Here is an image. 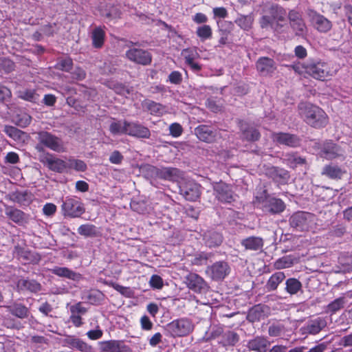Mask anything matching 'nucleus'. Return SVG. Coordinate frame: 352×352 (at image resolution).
<instances>
[{"label":"nucleus","instance_id":"obj_43","mask_svg":"<svg viewBox=\"0 0 352 352\" xmlns=\"http://www.w3.org/2000/svg\"><path fill=\"white\" fill-rule=\"evenodd\" d=\"M144 105L151 113L153 115L160 116L165 111V108L163 105L153 101H146Z\"/></svg>","mask_w":352,"mask_h":352},{"label":"nucleus","instance_id":"obj_19","mask_svg":"<svg viewBox=\"0 0 352 352\" xmlns=\"http://www.w3.org/2000/svg\"><path fill=\"white\" fill-rule=\"evenodd\" d=\"M5 214L12 221L19 224V226H24L28 223V215L16 208L8 206L6 208Z\"/></svg>","mask_w":352,"mask_h":352},{"label":"nucleus","instance_id":"obj_54","mask_svg":"<svg viewBox=\"0 0 352 352\" xmlns=\"http://www.w3.org/2000/svg\"><path fill=\"white\" fill-rule=\"evenodd\" d=\"M149 284L153 289H161L164 286V281L161 276L154 274L151 276Z\"/></svg>","mask_w":352,"mask_h":352},{"label":"nucleus","instance_id":"obj_28","mask_svg":"<svg viewBox=\"0 0 352 352\" xmlns=\"http://www.w3.org/2000/svg\"><path fill=\"white\" fill-rule=\"evenodd\" d=\"M241 243L245 250L257 251L263 248V240L261 237L253 236L243 239Z\"/></svg>","mask_w":352,"mask_h":352},{"label":"nucleus","instance_id":"obj_60","mask_svg":"<svg viewBox=\"0 0 352 352\" xmlns=\"http://www.w3.org/2000/svg\"><path fill=\"white\" fill-rule=\"evenodd\" d=\"M169 81L173 84H179L182 82V76L179 72H172L168 76Z\"/></svg>","mask_w":352,"mask_h":352},{"label":"nucleus","instance_id":"obj_21","mask_svg":"<svg viewBox=\"0 0 352 352\" xmlns=\"http://www.w3.org/2000/svg\"><path fill=\"white\" fill-rule=\"evenodd\" d=\"M155 174L157 177L169 181H177L182 176V172L179 169L170 167L157 168Z\"/></svg>","mask_w":352,"mask_h":352},{"label":"nucleus","instance_id":"obj_23","mask_svg":"<svg viewBox=\"0 0 352 352\" xmlns=\"http://www.w3.org/2000/svg\"><path fill=\"white\" fill-rule=\"evenodd\" d=\"M311 22L315 28L321 32H327L331 28V23L322 15L314 13Z\"/></svg>","mask_w":352,"mask_h":352},{"label":"nucleus","instance_id":"obj_27","mask_svg":"<svg viewBox=\"0 0 352 352\" xmlns=\"http://www.w3.org/2000/svg\"><path fill=\"white\" fill-rule=\"evenodd\" d=\"M17 288L21 291H30L36 293L41 289V285L34 280L19 279L16 284Z\"/></svg>","mask_w":352,"mask_h":352},{"label":"nucleus","instance_id":"obj_31","mask_svg":"<svg viewBox=\"0 0 352 352\" xmlns=\"http://www.w3.org/2000/svg\"><path fill=\"white\" fill-rule=\"evenodd\" d=\"M8 310L13 316L21 319L27 318L29 314L28 309L20 303H14L9 306Z\"/></svg>","mask_w":352,"mask_h":352},{"label":"nucleus","instance_id":"obj_38","mask_svg":"<svg viewBox=\"0 0 352 352\" xmlns=\"http://www.w3.org/2000/svg\"><path fill=\"white\" fill-rule=\"evenodd\" d=\"M121 340H111L99 342V348L103 352H115L121 343Z\"/></svg>","mask_w":352,"mask_h":352},{"label":"nucleus","instance_id":"obj_20","mask_svg":"<svg viewBox=\"0 0 352 352\" xmlns=\"http://www.w3.org/2000/svg\"><path fill=\"white\" fill-rule=\"evenodd\" d=\"M267 175L274 182L284 184L289 179V175L287 170L278 167L272 166L267 169Z\"/></svg>","mask_w":352,"mask_h":352},{"label":"nucleus","instance_id":"obj_3","mask_svg":"<svg viewBox=\"0 0 352 352\" xmlns=\"http://www.w3.org/2000/svg\"><path fill=\"white\" fill-rule=\"evenodd\" d=\"M316 217L309 212H297L293 214L289 223L292 227L299 231H307L316 228Z\"/></svg>","mask_w":352,"mask_h":352},{"label":"nucleus","instance_id":"obj_34","mask_svg":"<svg viewBox=\"0 0 352 352\" xmlns=\"http://www.w3.org/2000/svg\"><path fill=\"white\" fill-rule=\"evenodd\" d=\"M241 130L245 139L250 141H256L260 137L258 131L253 127H247L245 123L241 124Z\"/></svg>","mask_w":352,"mask_h":352},{"label":"nucleus","instance_id":"obj_22","mask_svg":"<svg viewBox=\"0 0 352 352\" xmlns=\"http://www.w3.org/2000/svg\"><path fill=\"white\" fill-rule=\"evenodd\" d=\"M256 69L262 75H268L275 71L276 66L272 59L261 57L256 62Z\"/></svg>","mask_w":352,"mask_h":352},{"label":"nucleus","instance_id":"obj_50","mask_svg":"<svg viewBox=\"0 0 352 352\" xmlns=\"http://www.w3.org/2000/svg\"><path fill=\"white\" fill-rule=\"evenodd\" d=\"M263 307L260 305L254 306L250 310L248 318L252 321L260 320L263 317Z\"/></svg>","mask_w":352,"mask_h":352},{"label":"nucleus","instance_id":"obj_33","mask_svg":"<svg viewBox=\"0 0 352 352\" xmlns=\"http://www.w3.org/2000/svg\"><path fill=\"white\" fill-rule=\"evenodd\" d=\"M18 97L31 102H36L39 99V95L34 89H23L18 91Z\"/></svg>","mask_w":352,"mask_h":352},{"label":"nucleus","instance_id":"obj_37","mask_svg":"<svg viewBox=\"0 0 352 352\" xmlns=\"http://www.w3.org/2000/svg\"><path fill=\"white\" fill-rule=\"evenodd\" d=\"M127 121L113 122L109 126V131L113 135L126 134Z\"/></svg>","mask_w":352,"mask_h":352},{"label":"nucleus","instance_id":"obj_44","mask_svg":"<svg viewBox=\"0 0 352 352\" xmlns=\"http://www.w3.org/2000/svg\"><path fill=\"white\" fill-rule=\"evenodd\" d=\"M302 287L301 283L296 278H289L286 280V290L290 294H296Z\"/></svg>","mask_w":352,"mask_h":352},{"label":"nucleus","instance_id":"obj_59","mask_svg":"<svg viewBox=\"0 0 352 352\" xmlns=\"http://www.w3.org/2000/svg\"><path fill=\"white\" fill-rule=\"evenodd\" d=\"M213 14L214 18L225 19L228 16V12L223 7H217L213 8Z\"/></svg>","mask_w":352,"mask_h":352},{"label":"nucleus","instance_id":"obj_35","mask_svg":"<svg viewBox=\"0 0 352 352\" xmlns=\"http://www.w3.org/2000/svg\"><path fill=\"white\" fill-rule=\"evenodd\" d=\"M253 21L254 19L251 14L239 15L235 20L236 24L245 31L251 29Z\"/></svg>","mask_w":352,"mask_h":352},{"label":"nucleus","instance_id":"obj_52","mask_svg":"<svg viewBox=\"0 0 352 352\" xmlns=\"http://www.w3.org/2000/svg\"><path fill=\"white\" fill-rule=\"evenodd\" d=\"M210 257V254L205 252L196 254L192 259L191 263L195 265H202L206 263L207 260Z\"/></svg>","mask_w":352,"mask_h":352},{"label":"nucleus","instance_id":"obj_53","mask_svg":"<svg viewBox=\"0 0 352 352\" xmlns=\"http://www.w3.org/2000/svg\"><path fill=\"white\" fill-rule=\"evenodd\" d=\"M72 60L69 58L60 59L56 64V68L64 72H70L72 68Z\"/></svg>","mask_w":352,"mask_h":352},{"label":"nucleus","instance_id":"obj_1","mask_svg":"<svg viewBox=\"0 0 352 352\" xmlns=\"http://www.w3.org/2000/svg\"><path fill=\"white\" fill-rule=\"evenodd\" d=\"M298 111L304 120L311 126L322 127L328 122V117L326 113L319 107L311 103H300Z\"/></svg>","mask_w":352,"mask_h":352},{"label":"nucleus","instance_id":"obj_51","mask_svg":"<svg viewBox=\"0 0 352 352\" xmlns=\"http://www.w3.org/2000/svg\"><path fill=\"white\" fill-rule=\"evenodd\" d=\"M78 232L80 235L91 236L96 234V227L90 224H84L78 228Z\"/></svg>","mask_w":352,"mask_h":352},{"label":"nucleus","instance_id":"obj_46","mask_svg":"<svg viewBox=\"0 0 352 352\" xmlns=\"http://www.w3.org/2000/svg\"><path fill=\"white\" fill-rule=\"evenodd\" d=\"M182 56L185 59V63H191L198 58L199 55L196 48H186L182 50Z\"/></svg>","mask_w":352,"mask_h":352},{"label":"nucleus","instance_id":"obj_63","mask_svg":"<svg viewBox=\"0 0 352 352\" xmlns=\"http://www.w3.org/2000/svg\"><path fill=\"white\" fill-rule=\"evenodd\" d=\"M208 20L207 16L201 12L197 13L192 16V21L197 24L206 23Z\"/></svg>","mask_w":352,"mask_h":352},{"label":"nucleus","instance_id":"obj_18","mask_svg":"<svg viewBox=\"0 0 352 352\" xmlns=\"http://www.w3.org/2000/svg\"><path fill=\"white\" fill-rule=\"evenodd\" d=\"M343 154V151L331 142H325L320 151V156L327 160H333L337 157L342 156Z\"/></svg>","mask_w":352,"mask_h":352},{"label":"nucleus","instance_id":"obj_8","mask_svg":"<svg viewBox=\"0 0 352 352\" xmlns=\"http://www.w3.org/2000/svg\"><path fill=\"white\" fill-rule=\"evenodd\" d=\"M206 272L212 280H221L230 273V267L226 262L218 261L208 267Z\"/></svg>","mask_w":352,"mask_h":352},{"label":"nucleus","instance_id":"obj_55","mask_svg":"<svg viewBox=\"0 0 352 352\" xmlns=\"http://www.w3.org/2000/svg\"><path fill=\"white\" fill-rule=\"evenodd\" d=\"M286 160L288 162V164L292 167H294L298 164H302L305 162V159L294 153L289 154L287 155V158L286 159Z\"/></svg>","mask_w":352,"mask_h":352},{"label":"nucleus","instance_id":"obj_10","mask_svg":"<svg viewBox=\"0 0 352 352\" xmlns=\"http://www.w3.org/2000/svg\"><path fill=\"white\" fill-rule=\"evenodd\" d=\"M180 194L188 201H195L200 195V186L193 181H187L180 184Z\"/></svg>","mask_w":352,"mask_h":352},{"label":"nucleus","instance_id":"obj_4","mask_svg":"<svg viewBox=\"0 0 352 352\" xmlns=\"http://www.w3.org/2000/svg\"><path fill=\"white\" fill-rule=\"evenodd\" d=\"M194 325L188 318L174 320L166 325V331L172 337H182L188 335L193 330Z\"/></svg>","mask_w":352,"mask_h":352},{"label":"nucleus","instance_id":"obj_25","mask_svg":"<svg viewBox=\"0 0 352 352\" xmlns=\"http://www.w3.org/2000/svg\"><path fill=\"white\" fill-rule=\"evenodd\" d=\"M270 342L265 337L258 336L251 340L248 342V347L257 352H267Z\"/></svg>","mask_w":352,"mask_h":352},{"label":"nucleus","instance_id":"obj_57","mask_svg":"<svg viewBox=\"0 0 352 352\" xmlns=\"http://www.w3.org/2000/svg\"><path fill=\"white\" fill-rule=\"evenodd\" d=\"M11 91L6 87L0 85V102H4L11 97Z\"/></svg>","mask_w":352,"mask_h":352},{"label":"nucleus","instance_id":"obj_7","mask_svg":"<svg viewBox=\"0 0 352 352\" xmlns=\"http://www.w3.org/2000/svg\"><path fill=\"white\" fill-rule=\"evenodd\" d=\"M38 140L40 143L54 151L61 153L65 151L62 140L49 132H38Z\"/></svg>","mask_w":352,"mask_h":352},{"label":"nucleus","instance_id":"obj_24","mask_svg":"<svg viewBox=\"0 0 352 352\" xmlns=\"http://www.w3.org/2000/svg\"><path fill=\"white\" fill-rule=\"evenodd\" d=\"M327 324V319L322 317H318L309 321L306 325L305 329L309 334H316L324 329Z\"/></svg>","mask_w":352,"mask_h":352},{"label":"nucleus","instance_id":"obj_47","mask_svg":"<svg viewBox=\"0 0 352 352\" xmlns=\"http://www.w3.org/2000/svg\"><path fill=\"white\" fill-rule=\"evenodd\" d=\"M3 131L7 135L14 140H20L23 134V131L12 126H6L3 129Z\"/></svg>","mask_w":352,"mask_h":352},{"label":"nucleus","instance_id":"obj_49","mask_svg":"<svg viewBox=\"0 0 352 352\" xmlns=\"http://www.w3.org/2000/svg\"><path fill=\"white\" fill-rule=\"evenodd\" d=\"M31 120V116L25 113H20L14 118L15 123L21 127H26L30 124Z\"/></svg>","mask_w":352,"mask_h":352},{"label":"nucleus","instance_id":"obj_41","mask_svg":"<svg viewBox=\"0 0 352 352\" xmlns=\"http://www.w3.org/2000/svg\"><path fill=\"white\" fill-rule=\"evenodd\" d=\"M196 34L201 41H206L212 38V31L210 25L204 24L197 28Z\"/></svg>","mask_w":352,"mask_h":352},{"label":"nucleus","instance_id":"obj_30","mask_svg":"<svg viewBox=\"0 0 352 352\" xmlns=\"http://www.w3.org/2000/svg\"><path fill=\"white\" fill-rule=\"evenodd\" d=\"M204 239L205 243L209 248L217 247L221 244L223 237L221 234L217 232L208 231L204 234Z\"/></svg>","mask_w":352,"mask_h":352},{"label":"nucleus","instance_id":"obj_61","mask_svg":"<svg viewBox=\"0 0 352 352\" xmlns=\"http://www.w3.org/2000/svg\"><path fill=\"white\" fill-rule=\"evenodd\" d=\"M19 161V155L15 152H9L5 157V162L9 164H16Z\"/></svg>","mask_w":352,"mask_h":352},{"label":"nucleus","instance_id":"obj_36","mask_svg":"<svg viewBox=\"0 0 352 352\" xmlns=\"http://www.w3.org/2000/svg\"><path fill=\"white\" fill-rule=\"evenodd\" d=\"M285 278V274L282 272H278L272 274L267 283V289L269 290H275Z\"/></svg>","mask_w":352,"mask_h":352},{"label":"nucleus","instance_id":"obj_9","mask_svg":"<svg viewBox=\"0 0 352 352\" xmlns=\"http://www.w3.org/2000/svg\"><path fill=\"white\" fill-rule=\"evenodd\" d=\"M216 197L223 203H231L235 201L234 194L230 186L223 182L217 183L213 187Z\"/></svg>","mask_w":352,"mask_h":352},{"label":"nucleus","instance_id":"obj_62","mask_svg":"<svg viewBox=\"0 0 352 352\" xmlns=\"http://www.w3.org/2000/svg\"><path fill=\"white\" fill-rule=\"evenodd\" d=\"M142 329L144 330H151L153 327V323L147 316H143L140 319Z\"/></svg>","mask_w":352,"mask_h":352},{"label":"nucleus","instance_id":"obj_58","mask_svg":"<svg viewBox=\"0 0 352 352\" xmlns=\"http://www.w3.org/2000/svg\"><path fill=\"white\" fill-rule=\"evenodd\" d=\"M170 133L175 138L181 135L182 133V127L179 124L173 123L170 126Z\"/></svg>","mask_w":352,"mask_h":352},{"label":"nucleus","instance_id":"obj_17","mask_svg":"<svg viewBox=\"0 0 352 352\" xmlns=\"http://www.w3.org/2000/svg\"><path fill=\"white\" fill-rule=\"evenodd\" d=\"M274 142L288 146L296 147L300 144V139L295 135L287 133H275L272 135Z\"/></svg>","mask_w":352,"mask_h":352},{"label":"nucleus","instance_id":"obj_14","mask_svg":"<svg viewBox=\"0 0 352 352\" xmlns=\"http://www.w3.org/2000/svg\"><path fill=\"white\" fill-rule=\"evenodd\" d=\"M197 137L203 142H212L219 137V132L213 128L201 125L195 129Z\"/></svg>","mask_w":352,"mask_h":352},{"label":"nucleus","instance_id":"obj_11","mask_svg":"<svg viewBox=\"0 0 352 352\" xmlns=\"http://www.w3.org/2000/svg\"><path fill=\"white\" fill-rule=\"evenodd\" d=\"M126 56L130 60L144 65L151 62V56L149 52L142 49L130 48L126 51Z\"/></svg>","mask_w":352,"mask_h":352},{"label":"nucleus","instance_id":"obj_64","mask_svg":"<svg viewBox=\"0 0 352 352\" xmlns=\"http://www.w3.org/2000/svg\"><path fill=\"white\" fill-rule=\"evenodd\" d=\"M329 345L328 342H324L318 344V345L311 348L309 351L306 352H324L327 350V346Z\"/></svg>","mask_w":352,"mask_h":352},{"label":"nucleus","instance_id":"obj_40","mask_svg":"<svg viewBox=\"0 0 352 352\" xmlns=\"http://www.w3.org/2000/svg\"><path fill=\"white\" fill-rule=\"evenodd\" d=\"M68 344L71 348L77 349L82 352H88L91 349L87 343L78 338H72L69 339Z\"/></svg>","mask_w":352,"mask_h":352},{"label":"nucleus","instance_id":"obj_12","mask_svg":"<svg viewBox=\"0 0 352 352\" xmlns=\"http://www.w3.org/2000/svg\"><path fill=\"white\" fill-rule=\"evenodd\" d=\"M41 162L49 169L54 172L63 173L67 170V161L57 158L50 154L43 156Z\"/></svg>","mask_w":352,"mask_h":352},{"label":"nucleus","instance_id":"obj_6","mask_svg":"<svg viewBox=\"0 0 352 352\" xmlns=\"http://www.w3.org/2000/svg\"><path fill=\"white\" fill-rule=\"evenodd\" d=\"M85 210L83 204L76 197H67L63 201L62 211L65 217H79Z\"/></svg>","mask_w":352,"mask_h":352},{"label":"nucleus","instance_id":"obj_45","mask_svg":"<svg viewBox=\"0 0 352 352\" xmlns=\"http://www.w3.org/2000/svg\"><path fill=\"white\" fill-rule=\"evenodd\" d=\"M345 303L346 300L344 298H338L327 305L326 311L328 313L334 314L342 309Z\"/></svg>","mask_w":352,"mask_h":352},{"label":"nucleus","instance_id":"obj_2","mask_svg":"<svg viewBox=\"0 0 352 352\" xmlns=\"http://www.w3.org/2000/svg\"><path fill=\"white\" fill-rule=\"evenodd\" d=\"M254 204L264 212L271 214H280L285 210L286 207L283 201L267 194L265 190L255 197Z\"/></svg>","mask_w":352,"mask_h":352},{"label":"nucleus","instance_id":"obj_5","mask_svg":"<svg viewBox=\"0 0 352 352\" xmlns=\"http://www.w3.org/2000/svg\"><path fill=\"white\" fill-rule=\"evenodd\" d=\"M305 72L319 80H324L331 76V70L327 63L311 60L304 67Z\"/></svg>","mask_w":352,"mask_h":352},{"label":"nucleus","instance_id":"obj_29","mask_svg":"<svg viewBox=\"0 0 352 352\" xmlns=\"http://www.w3.org/2000/svg\"><path fill=\"white\" fill-rule=\"evenodd\" d=\"M92 45L95 48H101L104 44L105 38L104 30L99 26L95 27L91 33Z\"/></svg>","mask_w":352,"mask_h":352},{"label":"nucleus","instance_id":"obj_56","mask_svg":"<svg viewBox=\"0 0 352 352\" xmlns=\"http://www.w3.org/2000/svg\"><path fill=\"white\" fill-rule=\"evenodd\" d=\"M70 311L74 313V314L82 316L87 312V309L80 302H78L70 307Z\"/></svg>","mask_w":352,"mask_h":352},{"label":"nucleus","instance_id":"obj_32","mask_svg":"<svg viewBox=\"0 0 352 352\" xmlns=\"http://www.w3.org/2000/svg\"><path fill=\"white\" fill-rule=\"evenodd\" d=\"M270 13L273 20L276 21L278 24L285 21V19L287 15L286 10L278 5L273 6L271 8Z\"/></svg>","mask_w":352,"mask_h":352},{"label":"nucleus","instance_id":"obj_16","mask_svg":"<svg viewBox=\"0 0 352 352\" xmlns=\"http://www.w3.org/2000/svg\"><path fill=\"white\" fill-rule=\"evenodd\" d=\"M126 134L139 138H149L151 133L147 127H145L136 122H127Z\"/></svg>","mask_w":352,"mask_h":352},{"label":"nucleus","instance_id":"obj_39","mask_svg":"<svg viewBox=\"0 0 352 352\" xmlns=\"http://www.w3.org/2000/svg\"><path fill=\"white\" fill-rule=\"evenodd\" d=\"M344 171L339 167L333 165L326 166L322 170V174L331 179L340 178Z\"/></svg>","mask_w":352,"mask_h":352},{"label":"nucleus","instance_id":"obj_48","mask_svg":"<svg viewBox=\"0 0 352 352\" xmlns=\"http://www.w3.org/2000/svg\"><path fill=\"white\" fill-rule=\"evenodd\" d=\"M294 263V259L290 256H283L275 262L276 269H284L290 267Z\"/></svg>","mask_w":352,"mask_h":352},{"label":"nucleus","instance_id":"obj_15","mask_svg":"<svg viewBox=\"0 0 352 352\" xmlns=\"http://www.w3.org/2000/svg\"><path fill=\"white\" fill-rule=\"evenodd\" d=\"M186 279L188 287L196 293H201L207 289V283L203 278L197 274L190 273Z\"/></svg>","mask_w":352,"mask_h":352},{"label":"nucleus","instance_id":"obj_13","mask_svg":"<svg viewBox=\"0 0 352 352\" xmlns=\"http://www.w3.org/2000/svg\"><path fill=\"white\" fill-rule=\"evenodd\" d=\"M288 18L290 25L295 32L296 35L305 36L307 33V27L300 14L295 10H291L288 13Z\"/></svg>","mask_w":352,"mask_h":352},{"label":"nucleus","instance_id":"obj_42","mask_svg":"<svg viewBox=\"0 0 352 352\" xmlns=\"http://www.w3.org/2000/svg\"><path fill=\"white\" fill-rule=\"evenodd\" d=\"M87 168L86 164L80 160L69 158L67 160V170L74 169L76 171H85Z\"/></svg>","mask_w":352,"mask_h":352},{"label":"nucleus","instance_id":"obj_26","mask_svg":"<svg viewBox=\"0 0 352 352\" xmlns=\"http://www.w3.org/2000/svg\"><path fill=\"white\" fill-rule=\"evenodd\" d=\"M52 273L59 277L66 278L72 280H78L81 277L80 274L65 267H54L52 269Z\"/></svg>","mask_w":352,"mask_h":352}]
</instances>
